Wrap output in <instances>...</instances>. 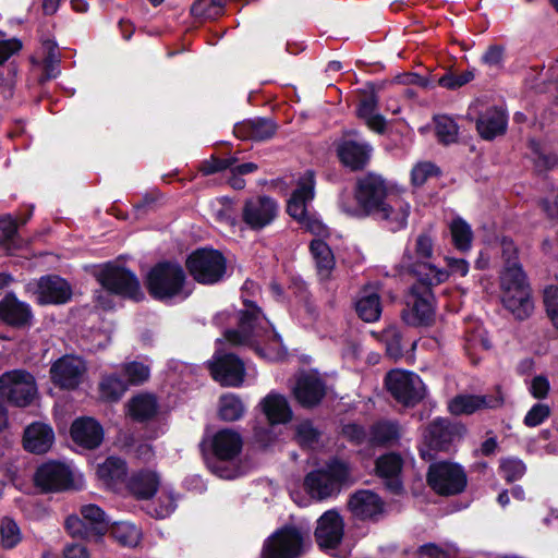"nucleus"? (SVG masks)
<instances>
[{"instance_id": "obj_1", "label": "nucleus", "mask_w": 558, "mask_h": 558, "mask_svg": "<svg viewBox=\"0 0 558 558\" xmlns=\"http://www.w3.org/2000/svg\"><path fill=\"white\" fill-rule=\"evenodd\" d=\"M223 336L230 344L248 345L269 361L280 360L284 353L280 337L253 303H247L241 312L239 329L226 330Z\"/></svg>"}, {"instance_id": "obj_2", "label": "nucleus", "mask_w": 558, "mask_h": 558, "mask_svg": "<svg viewBox=\"0 0 558 558\" xmlns=\"http://www.w3.org/2000/svg\"><path fill=\"white\" fill-rule=\"evenodd\" d=\"M391 194L383 177L368 173L356 182L355 202L350 195L343 194L340 198V207L342 211L353 217L375 215Z\"/></svg>"}, {"instance_id": "obj_3", "label": "nucleus", "mask_w": 558, "mask_h": 558, "mask_svg": "<svg viewBox=\"0 0 558 558\" xmlns=\"http://www.w3.org/2000/svg\"><path fill=\"white\" fill-rule=\"evenodd\" d=\"M428 268L430 274L427 282L412 287L407 306L402 311V319L409 326H428L434 322L435 308L430 286L444 282L448 278V272L432 265H428Z\"/></svg>"}, {"instance_id": "obj_4", "label": "nucleus", "mask_w": 558, "mask_h": 558, "mask_svg": "<svg viewBox=\"0 0 558 558\" xmlns=\"http://www.w3.org/2000/svg\"><path fill=\"white\" fill-rule=\"evenodd\" d=\"M501 302L518 319H524L533 311L530 288L525 275L517 264L508 266L500 274Z\"/></svg>"}, {"instance_id": "obj_5", "label": "nucleus", "mask_w": 558, "mask_h": 558, "mask_svg": "<svg viewBox=\"0 0 558 558\" xmlns=\"http://www.w3.org/2000/svg\"><path fill=\"white\" fill-rule=\"evenodd\" d=\"M210 446L217 459L208 463L210 471L225 480L238 477L241 472L233 461L242 450V436L231 428H223L213 436Z\"/></svg>"}, {"instance_id": "obj_6", "label": "nucleus", "mask_w": 558, "mask_h": 558, "mask_svg": "<svg viewBox=\"0 0 558 558\" xmlns=\"http://www.w3.org/2000/svg\"><path fill=\"white\" fill-rule=\"evenodd\" d=\"M149 293L158 300L187 298L191 293L185 287V274L182 267L172 263L156 265L147 276Z\"/></svg>"}, {"instance_id": "obj_7", "label": "nucleus", "mask_w": 558, "mask_h": 558, "mask_svg": "<svg viewBox=\"0 0 558 558\" xmlns=\"http://www.w3.org/2000/svg\"><path fill=\"white\" fill-rule=\"evenodd\" d=\"M349 476V465L345 462L335 460L325 470L308 473L304 485L312 497L325 499L331 496L340 484L347 482Z\"/></svg>"}, {"instance_id": "obj_8", "label": "nucleus", "mask_w": 558, "mask_h": 558, "mask_svg": "<svg viewBox=\"0 0 558 558\" xmlns=\"http://www.w3.org/2000/svg\"><path fill=\"white\" fill-rule=\"evenodd\" d=\"M186 267L190 275L199 283L214 284L220 281L227 269L223 255L216 250L201 248L193 252Z\"/></svg>"}, {"instance_id": "obj_9", "label": "nucleus", "mask_w": 558, "mask_h": 558, "mask_svg": "<svg viewBox=\"0 0 558 558\" xmlns=\"http://www.w3.org/2000/svg\"><path fill=\"white\" fill-rule=\"evenodd\" d=\"M37 385L32 374L21 369L0 376V396L15 407L25 408L37 397Z\"/></svg>"}, {"instance_id": "obj_10", "label": "nucleus", "mask_w": 558, "mask_h": 558, "mask_svg": "<svg viewBox=\"0 0 558 558\" xmlns=\"http://www.w3.org/2000/svg\"><path fill=\"white\" fill-rule=\"evenodd\" d=\"M306 533L287 525L272 533L264 543L263 558H299L303 553Z\"/></svg>"}, {"instance_id": "obj_11", "label": "nucleus", "mask_w": 558, "mask_h": 558, "mask_svg": "<svg viewBox=\"0 0 558 558\" xmlns=\"http://www.w3.org/2000/svg\"><path fill=\"white\" fill-rule=\"evenodd\" d=\"M427 483L438 495L450 496L462 493L468 480L459 464L441 461L429 465Z\"/></svg>"}, {"instance_id": "obj_12", "label": "nucleus", "mask_w": 558, "mask_h": 558, "mask_svg": "<svg viewBox=\"0 0 558 558\" xmlns=\"http://www.w3.org/2000/svg\"><path fill=\"white\" fill-rule=\"evenodd\" d=\"M386 387L392 397L404 405H414L425 396V386L421 378L402 369H393L386 376Z\"/></svg>"}, {"instance_id": "obj_13", "label": "nucleus", "mask_w": 558, "mask_h": 558, "mask_svg": "<svg viewBox=\"0 0 558 558\" xmlns=\"http://www.w3.org/2000/svg\"><path fill=\"white\" fill-rule=\"evenodd\" d=\"M97 279L108 292L135 301L143 298L137 278L124 267L108 264L98 272Z\"/></svg>"}, {"instance_id": "obj_14", "label": "nucleus", "mask_w": 558, "mask_h": 558, "mask_svg": "<svg viewBox=\"0 0 558 558\" xmlns=\"http://www.w3.org/2000/svg\"><path fill=\"white\" fill-rule=\"evenodd\" d=\"M278 213L279 206L274 198L254 196L244 202L241 217L248 229L259 231L272 223Z\"/></svg>"}, {"instance_id": "obj_15", "label": "nucleus", "mask_w": 558, "mask_h": 558, "mask_svg": "<svg viewBox=\"0 0 558 558\" xmlns=\"http://www.w3.org/2000/svg\"><path fill=\"white\" fill-rule=\"evenodd\" d=\"M34 482L44 493L61 492L73 484L72 472L65 464L50 461L37 469Z\"/></svg>"}, {"instance_id": "obj_16", "label": "nucleus", "mask_w": 558, "mask_h": 558, "mask_svg": "<svg viewBox=\"0 0 558 558\" xmlns=\"http://www.w3.org/2000/svg\"><path fill=\"white\" fill-rule=\"evenodd\" d=\"M85 373V362L75 355H64L50 367L52 383L62 389H75Z\"/></svg>"}, {"instance_id": "obj_17", "label": "nucleus", "mask_w": 558, "mask_h": 558, "mask_svg": "<svg viewBox=\"0 0 558 558\" xmlns=\"http://www.w3.org/2000/svg\"><path fill=\"white\" fill-rule=\"evenodd\" d=\"M208 365L214 379L221 385L236 387L243 383L244 364L235 355L217 352Z\"/></svg>"}, {"instance_id": "obj_18", "label": "nucleus", "mask_w": 558, "mask_h": 558, "mask_svg": "<svg viewBox=\"0 0 558 558\" xmlns=\"http://www.w3.org/2000/svg\"><path fill=\"white\" fill-rule=\"evenodd\" d=\"M344 534V522L342 517L335 510H328L317 520L315 539L323 549L337 548Z\"/></svg>"}, {"instance_id": "obj_19", "label": "nucleus", "mask_w": 558, "mask_h": 558, "mask_svg": "<svg viewBox=\"0 0 558 558\" xmlns=\"http://www.w3.org/2000/svg\"><path fill=\"white\" fill-rule=\"evenodd\" d=\"M293 393L301 405L312 408L325 397L326 384L317 373L304 372L296 377Z\"/></svg>"}, {"instance_id": "obj_20", "label": "nucleus", "mask_w": 558, "mask_h": 558, "mask_svg": "<svg viewBox=\"0 0 558 558\" xmlns=\"http://www.w3.org/2000/svg\"><path fill=\"white\" fill-rule=\"evenodd\" d=\"M315 178L314 172L307 170L300 177L296 189L293 191L287 206L288 214L295 220L306 218L307 205L314 198Z\"/></svg>"}, {"instance_id": "obj_21", "label": "nucleus", "mask_w": 558, "mask_h": 558, "mask_svg": "<svg viewBox=\"0 0 558 558\" xmlns=\"http://www.w3.org/2000/svg\"><path fill=\"white\" fill-rule=\"evenodd\" d=\"M410 205L400 195L392 193L375 213L378 219L386 223L391 231H398L407 226Z\"/></svg>"}, {"instance_id": "obj_22", "label": "nucleus", "mask_w": 558, "mask_h": 558, "mask_svg": "<svg viewBox=\"0 0 558 558\" xmlns=\"http://www.w3.org/2000/svg\"><path fill=\"white\" fill-rule=\"evenodd\" d=\"M459 432V426L446 418L437 417L426 427L423 434L424 442L433 450H447Z\"/></svg>"}, {"instance_id": "obj_23", "label": "nucleus", "mask_w": 558, "mask_h": 558, "mask_svg": "<svg viewBox=\"0 0 558 558\" xmlns=\"http://www.w3.org/2000/svg\"><path fill=\"white\" fill-rule=\"evenodd\" d=\"M36 294L40 304H61L70 300L72 290L64 279L46 276L39 279Z\"/></svg>"}, {"instance_id": "obj_24", "label": "nucleus", "mask_w": 558, "mask_h": 558, "mask_svg": "<svg viewBox=\"0 0 558 558\" xmlns=\"http://www.w3.org/2000/svg\"><path fill=\"white\" fill-rule=\"evenodd\" d=\"M372 147L365 142L344 140L337 146V155L340 161L352 170H360L369 160Z\"/></svg>"}, {"instance_id": "obj_25", "label": "nucleus", "mask_w": 558, "mask_h": 558, "mask_svg": "<svg viewBox=\"0 0 558 558\" xmlns=\"http://www.w3.org/2000/svg\"><path fill=\"white\" fill-rule=\"evenodd\" d=\"M33 318L28 304L19 301L14 295H7L0 302V319L13 327L28 326Z\"/></svg>"}, {"instance_id": "obj_26", "label": "nucleus", "mask_w": 558, "mask_h": 558, "mask_svg": "<svg viewBox=\"0 0 558 558\" xmlns=\"http://www.w3.org/2000/svg\"><path fill=\"white\" fill-rule=\"evenodd\" d=\"M501 404V399L487 396L460 395L450 400L448 410L454 415L472 414L482 409H493Z\"/></svg>"}, {"instance_id": "obj_27", "label": "nucleus", "mask_w": 558, "mask_h": 558, "mask_svg": "<svg viewBox=\"0 0 558 558\" xmlns=\"http://www.w3.org/2000/svg\"><path fill=\"white\" fill-rule=\"evenodd\" d=\"M73 440L88 449L98 447L104 438L101 426L90 417L77 418L71 427Z\"/></svg>"}, {"instance_id": "obj_28", "label": "nucleus", "mask_w": 558, "mask_h": 558, "mask_svg": "<svg viewBox=\"0 0 558 558\" xmlns=\"http://www.w3.org/2000/svg\"><path fill=\"white\" fill-rule=\"evenodd\" d=\"M507 122V116L502 109L490 107L480 114L476 130L482 138L490 141L506 132Z\"/></svg>"}, {"instance_id": "obj_29", "label": "nucleus", "mask_w": 558, "mask_h": 558, "mask_svg": "<svg viewBox=\"0 0 558 558\" xmlns=\"http://www.w3.org/2000/svg\"><path fill=\"white\" fill-rule=\"evenodd\" d=\"M54 434L52 428L45 423H33L24 432V447L34 453H44L53 444Z\"/></svg>"}, {"instance_id": "obj_30", "label": "nucleus", "mask_w": 558, "mask_h": 558, "mask_svg": "<svg viewBox=\"0 0 558 558\" xmlns=\"http://www.w3.org/2000/svg\"><path fill=\"white\" fill-rule=\"evenodd\" d=\"M349 508L360 519H374L383 512L384 504L375 493L361 490L350 498Z\"/></svg>"}, {"instance_id": "obj_31", "label": "nucleus", "mask_w": 558, "mask_h": 558, "mask_svg": "<svg viewBox=\"0 0 558 558\" xmlns=\"http://www.w3.org/2000/svg\"><path fill=\"white\" fill-rule=\"evenodd\" d=\"M275 132L276 125L267 119L248 120L234 126V134L243 140L264 141L270 138Z\"/></svg>"}, {"instance_id": "obj_32", "label": "nucleus", "mask_w": 558, "mask_h": 558, "mask_svg": "<svg viewBox=\"0 0 558 558\" xmlns=\"http://www.w3.org/2000/svg\"><path fill=\"white\" fill-rule=\"evenodd\" d=\"M262 408L270 424H284L292 417L286 397L279 393L267 395L262 401Z\"/></svg>"}, {"instance_id": "obj_33", "label": "nucleus", "mask_w": 558, "mask_h": 558, "mask_svg": "<svg viewBox=\"0 0 558 558\" xmlns=\"http://www.w3.org/2000/svg\"><path fill=\"white\" fill-rule=\"evenodd\" d=\"M159 484L160 478L155 471L143 470L131 476L128 487L135 497L148 499L157 492Z\"/></svg>"}, {"instance_id": "obj_34", "label": "nucleus", "mask_w": 558, "mask_h": 558, "mask_svg": "<svg viewBox=\"0 0 558 558\" xmlns=\"http://www.w3.org/2000/svg\"><path fill=\"white\" fill-rule=\"evenodd\" d=\"M402 468V459L399 454L387 453L376 461V472L380 477L389 480L388 486L391 490L398 492L401 488L397 476Z\"/></svg>"}, {"instance_id": "obj_35", "label": "nucleus", "mask_w": 558, "mask_h": 558, "mask_svg": "<svg viewBox=\"0 0 558 558\" xmlns=\"http://www.w3.org/2000/svg\"><path fill=\"white\" fill-rule=\"evenodd\" d=\"M97 475L106 486L113 487L126 476L125 462L120 458L109 457L98 465Z\"/></svg>"}, {"instance_id": "obj_36", "label": "nucleus", "mask_w": 558, "mask_h": 558, "mask_svg": "<svg viewBox=\"0 0 558 558\" xmlns=\"http://www.w3.org/2000/svg\"><path fill=\"white\" fill-rule=\"evenodd\" d=\"M355 311L366 323L378 320L381 314L379 295L376 292L364 290L355 302Z\"/></svg>"}, {"instance_id": "obj_37", "label": "nucleus", "mask_w": 558, "mask_h": 558, "mask_svg": "<svg viewBox=\"0 0 558 558\" xmlns=\"http://www.w3.org/2000/svg\"><path fill=\"white\" fill-rule=\"evenodd\" d=\"M310 250L319 277L322 279L329 278L335 267V257L330 247L320 240H313Z\"/></svg>"}, {"instance_id": "obj_38", "label": "nucleus", "mask_w": 558, "mask_h": 558, "mask_svg": "<svg viewBox=\"0 0 558 558\" xmlns=\"http://www.w3.org/2000/svg\"><path fill=\"white\" fill-rule=\"evenodd\" d=\"M357 116L365 121L371 130L378 133L385 130V120L377 113V99L373 95L366 96L361 100Z\"/></svg>"}, {"instance_id": "obj_39", "label": "nucleus", "mask_w": 558, "mask_h": 558, "mask_svg": "<svg viewBox=\"0 0 558 558\" xmlns=\"http://www.w3.org/2000/svg\"><path fill=\"white\" fill-rule=\"evenodd\" d=\"M129 412L137 421L148 420L157 412V401L153 395H137L130 400Z\"/></svg>"}, {"instance_id": "obj_40", "label": "nucleus", "mask_w": 558, "mask_h": 558, "mask_svg": "<svg viewBox=\"0 0 558 558\" xmlns=\"http://www.w3.org/2000/svg\"><path fill=\"white\" fill-rule=\"evenodd\" d=\"M449 229L454 247L463 253L470 251L473 242L471 226L465 220L458 217L450 222Z\"/></svg>"}, {"instance_id": "obj_41", "label": "nucleus", "mask_w": 558, "mask_h": 558, "mask_svg": "<svg viewBox=\"0 0 558 558\" xmlns=\"http://www.w3.org/2000/svg\"><path fill=\"white\" fill-rule=\"evenodd\" d=\"M128 388V384L116 374L104 375L99 383L100 397L110 402L121 399Z\"/></svg>"}, {"instance_id": "obj_42", "label": "nucleus", "mask_w": 558, "mask_h": 558, "mask_svg": "<svg viewBox=\"0 0 558 558\" xmlns=\"http://www.w3.org/2000/svg\"><path fill=\"white\" fill-rule=\"evenodd\" d=\"M81 514L93 534L101 535L107 531L108 522L105 512L98 506L85 505L81 508Z\"/></svg>"}, {"instance_id": "obj_43", "label": "nucleus", "mask_w": 558, "mask_h": 558, "mask_svg": "<svg viewBox=\"0 0 558 558\" xmlns=\"http://www.w3.org/2000/svg\"><path fill=\"white\" fill-rule=\"evenodd\" d=\"M17 222L11 216L0 217V245L9 253L20 248Z\"/></svg>"}, {"instance_id": "obj_44", "label": "nucleus", "mask_w": 558, "mask_h": 558, "mask_svg": "<svg viewBox=\"0 0 558 558\" xmlns=\"http://www.w3.org/2000/svg\"><path fill=\"white\" fill-rule=\"evenodd\" d=\"M122 373L129 386L145 384L150 377V366L144 362L132 361L122 365Z\"/></svg>"}, {"instance_id": "obj_45", "label": "nucleus", "mask_w": 558, "mask_h": 558, "mask_svg": "<svg viewBox=\"0 0 558 558\" xmlns=\"http://www.w3.org/2000/svg\"><path fill=\"white\" fill-rule=\"evenodd\" d=\"M400 430L397 424L391 422H380L373 425L369 432L368 441L372 444L386 445L397 440Z\"/></svg>"}, {"instance_id": "obj_46", "label": "nucleus", "mask_w": 558, "mask_h": 558, "mask_svg": "<svg viewBox=\"0 0 558 558\" xmlns=\"http://www.w3.org/2000/svg\"><path fill=\"white\" fill-rule=\"evenodd\" d=\"M22 541V532L17 523L4 517L0 521V543L5 549H12L17 546Z\"/></svg>"}, {"instance_id": "obj_47", "label": "nucleus", "mask_w": 558, "mask_h": 558, "mask_svg": "<svg viewBox=\"0 0 558 558\" xmlns=\"http://www.w3.org/2000/svg\"><path fill=\"white\" fill-rule=\"evenodd\" d=\"M372 335L386 345L390 357L398 359L402 355L401 335L397 327L389 326L381 332H372Z\"/></svg>"}, {"instance_id": "obj_48", "label": "nucleus", "mask_w": 558, "mask_h": 558, "mask_svg": "<svg viewBox=\"0 0 558 558\" xmlns=\"http://www.w3.org/2000/svg\"><path fill=\"white\" fill-rule=\"evenodd\" d=\"M112 537L123 546H136L141 538L140 530L132 523L119 522L112 526Z\"/></svg>"}, {"instance_id": "obj_49", "label": "nucleus", "mask_w": 558, "mask_h": 558, "mask_svg": "<svg viewBox=\"0 0 558 558\" xmlns=\"http://www.w3.org/2000/svg\"><path fill=\"white\" fill-rule=\"evenodd\" d=\"M244 413L242 401L234 395H225L220 398L219 414L225 421L239 420Z\"/></svg>"}, {"instance_id": "obj_50", "label": "nucleus", "mask_w": 558, "mask_h": 558, "mask_svg": "<svg viewBox=\"0 0 558 558\" xmlns=\"http://www.w3.org/2000/svg\"><path fill=\"white\" fill-rule=\"evenodd\" d=\"M435 133L439 142L451 144L458 137V125L448 116H437L435 118Z\"/></svg>"}, {"instance_id": "obj_51", "label": "nucleus", "mask_w": 558, "mask_h": 558, "mask_svg": "<svg viewBox=\"0 0 558 558\" xmlns=\"http://www.w3.org/2000/svg\"><path fill=\"white\" fill-rule=\"evenodd\" d=\"M175 509V498L169 489H163L154 508L149 510L151 515L163 519L169 517Z\"/></svg>"}, {"instance_id": "obj_52", "label": "nucleus", "mask_w": 558, "mask_h": 558, "mask_svg": "<svg viewBox=\"0 0 558 558\" xmlns=\"http://www.w3.org/2000/svg\"><path fill=\"white\" fill-rule=\"evenodd\" d=\"M223 0H197L191 8L194 16L213 19L218 15L222 9Z\"/></svg>"}, {"instance_id": "obj_53", "label": "nucleus", "mask_w": 558, "mask_h": 558, "mask_svg": "<svg viewBox=\"0 0 558 558\" xmlns=\"http://www.w3.org/2000/svg\"><path fill=\"white\" fill-rule=\"evenodd\" d=\"M500 472L508 482H513L523 476L525 473L524 463L515 458L502 459L500 462Z\"/></svg>"}, {"instance_id": "obj_54", "label": "nucleus", "mask_w": 558, "mask_h": 558, "mask_svg": "<svg viewBox=\"0 0 558 558\" xmlns=\"http://www.w3.org/2000/svg\"><path fill=\"white\" fill-rule=\"evenodd\" d=\"M437 174V168L429 161L417 162L411 171V182L415 186L423 185L428 178Z\"/></svg>"}, {"instance_id": "obj_55", "label": "nucleus", "mask_w": 558, "mask_h": 558, "mask_svg": "<svg viewBox=\"0 0 558 558\" xmlns=\"http://www.w3.org/2000/svg\"><path fill=\"white\" fill-rule=\"evenodd\" d=\"M544 304L547 315L558 329V287L549 286L544 290Z\"/></svg>"}, {"instance_id": "obj_56", "label": "nucleus", "mask_w": 558, "mask_h": 558, "mask_svg": "<svg viewBox=\"0 0 558 558\" xmlns=\"http://www.w3.org/2000/svg\"><path fill=\"white\" fill-rule=\"evenodd\" d=\"M295 433L301 446L311 447L318 439V432L310 421L300 422L295 427Z\"/></svg>"}, {"instance_id": "obj_57", "label": "nucleus", "mask_w": 558, "mask_h": 558, "mask_svg": "<svg viewBox=\"0 0 558 558\" xmlns=\"http://www.w3.org/2000/svg\"><path fill=\"white\" fill-rule=\"evenodd\" d=\"M550 415V408L544 403L534 404L524 417V424L529 427L541 425Z\"/></svg>"}, {"instance_id": "obj_58", "label": "nucleus", "mask_w": 558, "mask_h": 558, "mask_svg": "<svg viewBox=\"0 0 558 558\" xmlns=\"http://www.w3.org/2000/svg\"><path fill=\"white\" fill-rule=\"evenodd\" d=\"M420 555L426 558H452L458 554V548L448 544L446 549L439 548L434 544H427L420 548Z\"/></svg>"}, {"instance_id": "obj_59", "label": "nucleus", "mask_w": 558, "mask_h": 558, "mask_svg": "<svg viewBox=\"0 0 558 558\" xmlns=\"http://www.w3.org/2000/svg\"><path fill=\"white\" fill-rule=\"evenodd\" d=\"M433 239L427 233L420 234L415 240L414 252L417 260L428 259L433 255Z\"/></svg>"}, {"instance_id": "obj_60", "label": "nucleus", "mask_w": 558, "mask_h": 558, "mask_svg": "<svg viewBox=\"0 0 558 558\" xmlns=\"http://www.w3.org/2000/svg\"><path fill=\"white\" fill-rule=\"evenodd\" d=\"M65 527L69 531V533L73 536L78 537H87L89 534H93L88 526L86 525L85 521L83 520V517L80 518L78 515H69L65 520Z\"/></svg>"}, {"instance_id": "obj_61", "label": "nucleus", "mask_w": 558, "mask_h": 558, "mask_svg": "<svg viewBox=\"0 0 558 558\" xmlns=\"http://www.w3.org/2000/svg\"><path fill=\"white\" fill-rule=\"evenodd\" d=\"M299 222L305 230L315 235L325 236L328 234L326 226L310 213L306 214V218L300 219Z\"/></svg>"}, {"instance_id": "obj_62", "label": "nucleus", "mask_w": 558, "mask_h": 558, "mask_svg": "<svg viewBox=\"0 0 558 558\" xmlns=\"http://www.w3.org/2000/svg\"><path fill=\"white\" fill-rule=\"evenodd\" d=\"M474 77L472 72H465L459 75H446L439 80V84L449 89H456L472 81Z\"/></svg>"}, {"instance_id": "obj_63", "label": "nucleus", "mask_w": 558, "mask_h": 558, "mask_svg": "<svg viewBox=\"0 0 558 558\" xmlns=\"http://www.w3.org/2000/svg\"><path fill=\"white\" fill-rule=\"evenodd\" d=\"M22 49V43L16 39H8L0 41V65L4 64L13 54Z\"/></svg>"}, {"instance_id": "obj_64", "label": "nucleus", "mask_w": 558, "mask_h": 558, "mask_svg": "<svg viewBox=\"0 0 558 558\" xmlns=\"http://www.w3.org/2000/svg\"><path fill=\"white\" fill-rule=\"evenodd\" d=\"M549 381L543 375L535 376L530 385V392L536 399H545L549 392Z\"/></svg>"}]
</instances>
